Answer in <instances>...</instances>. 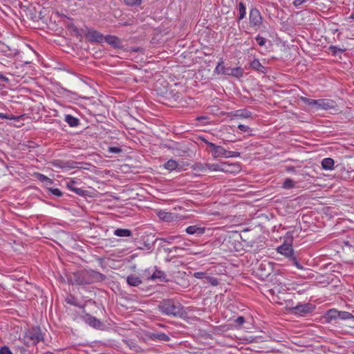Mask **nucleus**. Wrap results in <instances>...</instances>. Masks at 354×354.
<instances>
[{
  "mask_svg": "<svg viewBox=\"0 0 354 354\" xmlns=\"http://www.w3.org/2000/svg\"><path fill=\"white\" fill-rule=\"evenodd\" d=\"M238 128L243 132H247L250 130V127L248 126L244 125V124H239L238 126Z\"/></svg>",
  "mask_w": 354,
  "mask_h": 354,
  "instance_id": "49",
  "label": "nucleus"
},
{
  "mask_svg": "<svg viewBox=\"0 0 354 354\" xmlns=\"http://www.w3.org/2000/svg\"><path fill=\"white\" fill-rule=\"evenodd\" d=\"M198 170H200L201 171H206L208 170L207 169V167H205V165H200L198 166Z\"/></svg>",
  "mask_w": 354,
  "mask_h": 354,
  "instance_id": "54",
  "label": "nucleus"
},
{
  "mask_svg": "<svg viewBox=\"0 0 354 354\" xmlns=\"http://www.w3.org/2000/svg\"><path fill=\"white\" fill-rule=\"evenodd\" d=\"M285 169H286V171L288 172H291V173L296 172L295 167H292V166H286Z\"/></svg>",
  "mask_w": 354,
  "mask_h": 354,
  "instance_id": "51",
  "label": "nucleus"
},
{
  "mask_svg": "<svg viewBox=\"0 0 354 354\" xmlns=\"http://www.w3.org/2000/svg\"><path fill=\"white\" fill-rule=\"evenodd\" d=\"M210 282L213 286H217L218 284V281L216 278H212Z\"/></svg>",
  "mask_w": 354,
  "mask_h": 354,
  "instance_id": "56",
  "label": "nucleus"
},
{
  "mask_svg": "<svg viewBox=\"0 0 354 354\" xmlns=\"http://www.w3.org/2000/svg\"><path fill=\"white\" fill-rule=\"evenodd\" d=\"M109 151L114 153H118L122 151V149L118 147H110Z\"/></svg>",
  "mask_w": 354,
  "mask_h": 354,
  "instance_id": "46",
  "label": "nucleus"
},
{
  "mask_svg": "<svg viewBox=\"0 0 354 354\" xmlns=\"http://www.w3.org/2000/svg\"><path fill=\"white\" fill-rule=\"evenodd\" d=\"M8 46L5 45L3 42L0 41V51L2 53H6L7 51Z\"/></svg>",
  "mask_w": 354,
  "mask_h": 354,
  "instance_id": "52",
  "label": "nucleus"
},
{
  "mask_svg": "<svg viewBox=\"0 0 354 354\" xmlns=\"http://www.w3.org/2000/svg\"><path fill=\"white\" fill-rule=\"evenodd\" d=\"M151 279H160V281H168L165 272L162 270L156 269L151 277Z\"/></svg>",
  "mask_w": 354,
  "mask_h": 354,
  "instance_id": "24",
  "label": "nucleus"
},
{
  "mask_svg": "<svg viewBox=\"0 0 354 354\" xmlns=\"http://www.w3.org/2000/svg\"><path fill=\"white\" fill-rule=\"evenodd\" d=\"M164 167L169 171L181 169V166H180L179 163L173 159H170L167 162H165L164 164Z\"/></svg>",
  "mask_w": 354,
  "mask_h": 354,
  "instance_id": "17",
  "label": "nucleus"
},
{
  "mask_svg": "<svg viewBox=\"0 0 354 354\" xmlns=\"http://www.w3.org/2000/svg\"><path fill=\"white\" fill-rule=\"evenodd\" d=\"M250 68L262 74H266L267 73V68L263 66L258 59H254L250 63Z\"/></svg>",
  "mask_w": 354,
  "mask_h": 354,
  "instance_id": "13",
  "label": "nucleus"
},
{
  "mask_svg": "<svg viewBox=\"0 0 354 354\" xmlns=\"http://www.w3.org/2000/svg\"><path fill=\"white\" fill-rule=\"evenodd\" d=\"M0 80L4 82H8L9 79L6 77L1 71H0Z\"/></svg>",
  "mask_w": 354,
  "mask_h": 354,
  "instance_id": "53",
  "label": "nucleus"
},
{
  "mask_svg": "<svg viewBox=\"0 0 354 354\" xmlns=\"http://www.w3.org/2000/svg\"><path fill=\"white\" fill-rule=\"evenodd\" d=\"M3 88V85L0 84V90L2 89Z\"/></svg>",
  "mask_w": 354,
  "mask_h": 354,
  "instance_id": "60",
  "label": "nucleus"
},
{
  "mask_svg": "<svg viewBox=\"0 0 354 354\" xmlns=\"http://www.w3.org/2000/svg\"><path fill=\"white\" fill-rule=\"evenodd\" d=\"M338 319L342 320L354 319V316L349 312L339 310Z\"/></svg>",
  "mask_w": 354,
  "mask_h": 354,
  "instance_id": "31",
  "label": "nucleus"
},
{
  "mask_svg": "<svg viewBox=\"0 0 354 354\" xmlns=\"http://www.w3.org/2000/svg\"><path fill=\"white\" fill-rule=\"evenodd\" d=\"M289 261L299 270H304V266L299 263L297 257L294 255L289 259Z\"/></svg>",
  "mask_w": 354,
  "mask_h": 354,
  "instance_id": "34",
  "label": "nucleus"
},
{
  "mask_svg": "<svg viewBox=\"0 0 354 354\" xmlns=\"http://www.w3.org/2000/svg\"><path fill=\"white\" fill-rule=\"evenodd\" d=\"M351 17L353 19H354V14H353Z\"/></svg>",
  "mask_w": 354,
  "mask_h": 354,
  "instance_id": "63",
  "label": "nucleus"
},
{
  "mask_svg": "<svg viewBox=\"0 0 354 354\" xmlns=\"http://www.w3.org/2000/svg\"><path fill=\"white\" fill-rule=\"evenodd\" d=\"M234 322L238 325V326H241L242 325L244 322H245V318L242 316H239L238 317Z\"/></svg>",
  "mask_w": 354,
  "mask_h": 354,
  "instance_id": "47",
  "label": "nucleus"
},
{
  "mask_svg": "<svg viewBox=\"0 0 354 354\" xmlns=\"http://www.w3.org/2000/svg\"><path fill=\"white\" fill-rule=\"evenodd\" d=\"M104 41L114 48H120L122 45L121 40L114 35H106L104 37Z\"/></svg>",
  "mask_w": 354,
  "mask_h": 354,
  "instance_id": "11",
  "label": "nucleus"
},
{
  "mask_svg": "<svg viewBox=\"0 0 354 354\" xmlns=\"http://www.w3.org/2000/svg\"><path fill=\"white\" fill-rule=\"evenodd\" d=\"M183 245L187 246V245H188V244L186 243L185 242H184Z\"/></svg>",
  "mask_w": 354,
  "mask_h": 354,
  "instance_id": "61",
  "label": "nucleus"
},
{
  "mask_svg": "<svg viewBox=\"0 0 354 354\" xmlns=\"http://www.w3.org/2000/svg\"><path fill=\"white\" fill-rule=\"evenodd\" d=\"M64 121L71 127H77L80 124V121L77 118L73 116L72 115L67 114L64 116Z\"/></svg>",
  "mask_w": 354,
  "mask_h": 354,
  "instance_id": "16",
  "label": "nucleus"
},
{
  "mask_svg": "<svg viewBox=\"0 0 354 354\" xmlns=\"http://www.w3.org/2000/svg\"><path fill=\"white\" fill-rule=\"evenodd\" d=\"M292 239H287L283 243L279 246L277 249V252L290 259L294 256V251L292 247Z\"/></svg>",
  "mask_w": 354,
  "mask_h": 354,
  "instance_id": "7",
  "label": "nucleus"
},
{
  "mask_svg": "<svg viewBox=\"0 0 354 354\" xmlns=\"http://www.w3.org/2000/svg\"><path fill=\"white\" fill-rule=\"evenodd\" d=\"M160 313L168 316L182 317L185 314L184 308L180 303L174 299H164L158 306Z\"/></svg>",
  "mask_w": 354,
  "mask_h": 354,
  "instance_id": "2",
  "label": "nucleus"
},
{
  "mask_svg": "<svg viewBox=\"0 0 354 354\" xmlns=\"http://www.w3.org/2000/svg\"><path fill=\"white\" fill-rule=\"evenodd\" d=\"M255 39L257 41L258 44L261 46H264L266 42V38L260 36L259 35L256 37Z\"/></svg>",
  "mask_w": 354,
  "mask_h": 354,
  "instance_id": "43",
  "label": "nucleus"
},
{
  "mask_svg": "<svg viewBox=\"0 0 354 354\" xmlns=\"http://www.w3.org/2000/svg\"><path fill=\"white\" fill-rule=\"evenodd\" d=\"M26 338L30 340L33 345H36L44 339L41 331L38 327H32L29 329L26 333Z\"/></svg>",
  "mask_w": 354,
  "mask_h": 354,
  "instance_id": "6",
  "label": "nucleus"
},
{
  "mask_svg": "<svg viewBox=\"0 0 354 354\" xmlns=\"http://www.w3.org/2000/svg\"><path fill=\"white\" fill-rule=\"evenodd\" d=\"M322 167L326 170H333L334 169V160L330 158H324L322 161Z\"/></svg>",
  "mask_w": 354,
  "mask_h": 354,
  "instance_id": "20",
  "label": "nucleus"
},
{
  "mask_svg": "<svg viewBox=\"0 0 354 354\" xmlns=\"http://www.w3.org/2000/svg\"><path fill=\"white\" fill-rule=\"evenodd\" d=\"M252 115V112L247 109H239L236 111L234 116L240 118H250Z\"/></svg>",
  "mask_w": 354,
  "mask_h": 354,
  "instance_id": "25",
  "label": "nucleus"
},
{
  "mask_svg": "<svg viewBox=\"0 0 354 354\" xmlns=\"http://www.w3.org/2000/svg\"><path fill=\"white\" fill-rule=\"evenodd\" d=\"M127 281L129 285L132 286H138L142 283V280L140 279V277L134 274L128 276Z\"/></svg>",
  "mask_w": 354,
  "mask_h": 354,
  "instance_id": "21",
  "label": "nucleus"
},
{
  "mask_svg": "<svg viewBox=\"0 0 354 354\" xmlns=\"http://www.w3.org/2000/svg\"><path fill=\"white\" fill-rule=\"evenodd\" d=\"M158 215V217L160 219H162V220L166 221H169L171 219V213L163 212V211L159 212Z\"/></svg>",
  "mask_w": 354,
  "mask_h": 354,
  "instance_id": "35",
  "label": "nucleus"
},
{
  "mask_svg": "<svg viewBox=\"0 0 354 354\" xmlns=\"http://www.w3.org/2000/svg\"><path fill=\"white\" fill-rule=\"evenodd\" d=\"M151 338L153 340H158L162 342H168L170 339L169 337L167 334L161 332L152 333L151 335Z\"/></svg>",
  "mask_w": 354,
  "mask_h": 354,
  "instance_id": "19",
  "label": "nucleus"
},
{
  "mask_svg": "<svg viewBox=\"0 0 354 354\" xmlns=\"http://www.w3.org/2000/svg\"><path fill=\"white\" fill-rule=\"evenodd\" d=\"M180 236H169L165 237V238H162H162H158L156 240H159V241H162L164 243H167L171 244L175 240L180 239Z\"/></svg>",
  "mask_w": 354,
  "mask_h": 354,
  "instance_id": "33",
  "label": "nucleus"
},
{
  "mask_svg": "<svg viewBox=\"0 0 354 354\" xmlns=\"http://www.w3.org/2000/svg\"><path fill=\"white\" fill-rule=\"evenodd\" d=\"M48 191L57 197H61L63 196V193L57 188H48Z\"/></svg>",
  "mask_w": 354,
  "mask_h": 354,
  "instance_id": "37",
  "label": "nucleus"
},
{
  "mask_svg": "<svg viewBox=\"0 0 354 354\" xmlns=\"http://www.w3.org/2000/svg\"><path fill=\"white\" fill-rule=\"evenodd\" d=\"M0 354H13V353L8 346H3L0 348Z\"/></svg>",
  "mask_w": 354,
  "mask_h": 354,
  "instance_id": "42",
  "label": "nucleus"
},
{
  "mask_svg": "<svg viewBox=\"0 0 354 354\" xmlns=\"http://www.w3.org/2000/svg\"><path fill=\"white\" fill-rule=\"evenodd\" d=\"M205 274V272H197L194 274V276L197 279H203Z\"/></svg>",
  "mask_w": 354,
  "mask_h": 354,
  "instance_id": "48",
  "label": "nucleus"
},
{
  "mask_svg": "<svg viewBox=\"0 0 354 354\" xmlns=\"http://www.w3.org/2000/svg\"><path fill=\"white\" fill-rule=\"evenodd\" d=\"M271 291L273 292V294H274L275 292H281L279 288L277 286H275L274 288H273L271 290Z\"/></svg>",
  "mask_w": 354,
  "mask_h": 354,
  "instance_id": "57",
  "label": "nucleus"
},
{
  "mask_svg": "<svg viewBox=\"0 0 354 354\" xmlns=\"http://www.w3.org/2000/svg\"><path fill=\"white\" fill-rule=\"evenodd\" d=\"M339 310L336 309H330L326 314V319L328 322H332L338 319Z\"/></svg>",
  "mask_w": 354,
  "mask_h": 354,
  "instance_id": "22",
  "label": "nucleus"
},
{
  "mask_svg": "<svg viewBox=\"0 0 354 354\" xmlns=\"http://www.w3.org/2000/svg\"><path fill=\"white\" fill-rule=\"evenodd\" d=\"M202 140L207 145L209 146L210 148H211V152H212V154L214 153V151L216 149V148L217 147L218 145H216L215 144L212 143V142H209L208 140H207L205 138H203Z\"/></svg>",
  "mask_w": 354,
  "mask_h": 354,
  "instance_id": "39",
  "label": "nucleus"
},
{
  "mask_svg": "<svg viewBox=\"0 0 354 354\" xmlns=\"http://www.w3.org/2000/svg\"><path fill=\"white\" fill-rule=\"evenodd\" d=\"M221 165H222V162H221L219 164H209V163L205 164V167H206L207 169L209 171H226V169H225V168H223L221 167Z\"/></svg>",
  "mask_w": 354,
  "mask_h": 354,
  "instance_id": "26",
  "label": "nucleus"
},
{
  "mask_svg": "<svg viewBox=\"0 0 354 354\" xmlns=\"http://www.w3.org/2000/svg\"><path fill=\"white\" fill-rule=\"evenodd\" d=\"M202 140L207 145L209 146L210 148H211V152H212V154L214 153V151L216 149V148L217 147L218 145H216L215 144L212 143V142H209L208 140H207L205 138H203Z\"/></svg>",
  "mask_w": 354,
  "mask_h": 354,
  "instance_id": "41",
  "label": "nucleus"
},
{
  "mask_svg": "<svg viewBox=\"0 0 354 354\" xmlns=\"http://www.w3.org/2000/svg\"><path fill=\"white\" fill-rule=\"evenodd\" d=\"M329 50L333 55H337L338 54H341L344 51V50L335 46H330L329 47Z\"/></svg>",
  "mask_w": 354,
  "mask_h": 354,
  "instance_id": "36",
  "label": "nucleus"
},
{
  "mask_svg": "<svg viewBox=\"0 0 354 354\" xmlns=\"http://www.w3.org/2000/svg\"><path fill=\"white\" fill-rule=\"evenodd\" d=\"M106 276L93 270H83L74 274V283L76 285L91 284L103 281Z\"/></svg>",
  "mask_w": 354,
  "mask_h": 354,
  "instance_id": "1",
  "label": "nucleus"
},
{
  "mask_svg": "<svg viewBox=\"0 0 354 354\" xmlns=\"http://www.w3.org/2000/svg\"><path fill=\"white\" fill-rule=\"evenodd\" d=\"M221 167L226 169V171H223L226 173H234L240 169L239 165L237 164H227L226 162H222Z\"/></svg>",
  "mask_w": 354,
  "mask_h": 354,
  "instance_id": "18",
  "label": "nucleus"
},
{
  "mask_svg": "<svg viewBox=\"0 0 354 354\" xmlns=\"http://www.w3.org/2000/svg\"><path fill=\"white\" fill-rule=\"evenodd\" d=\"M43 354H54V353L52 352H50V351H47V352L44 353Z\"/></svg>",
  "mask_w": 354,
  "mask_h": 354,
  "instance_id": "59",
  "label": "nucleus"
},
{
  "mask_svg": "<svg viewBox=\"0 0 354 354\" xmlns=\"http://www.w3.org/2000/svg\"><path fill=\"white\" fill-rule=\"evenodd\" d=\"M263 266V265L261 263V264L260 265L259 268H262V266Z\"/></svg>",
  "mask_w": 354,
  "mask_h": 354,
  "instance_id": "62",
  "label": "nucleus"
},
{
  "mask_svg": "<svg viewBox=\"0 0 354 354\" xmlns=\"http://www.w3.org/2000/svg\"><path fill=\"white\" fill-rule=\"evenodd\" d=\"M35 176H36L37 178L41 182L46 183V184H49V185L53 184V180L42 174L37 173V174H35Z\"/></svg>",
  "mask_w": 354,
  "mask_h": 354,
  "instance_id": "32",
  "label": "nucleus"
},
{
  "mask_svg": "<svg viewBox=\"0 0 354 354\" xmlns=\"http://www.w3.org/2000/svg\"><path fill=\"white\" fill-rule=\"evenodd\" d=\"M241 155L240 152L239 151H227L225 153V158H230V157H239Z\"/></svg>",
  "mask_w": 354,
  "mask_h": 354,
  "instance_id": "38",
  "label": "nucleus"
},
{
  "mask_svg": "<svg viewBox=\"0 0 354 354\" xmlns=\"http://www.w3.org/2000/svg\"><path fill=\"white\" fill-rule=\"evenodd\" d=\"M75 183H76L75 181L70 180L69 182H67V187L70 190H71L72 192H73L74 193H75L76 194H77L79 196H85L86 191L84 189H82L81 188H77V187H75Z\"/></svg>",
  "mask_w": 354,
  "mask_h": 354,
  "instance_id": "15",
  "label": "nucleus"
},
{
  "mask_svg": "<svg viewBox=\"0 0 354 354\" xmlns=\"http://www.w3.org/2000/svg\"><path fill=\"white\" fill-rule=\"evenodd\" d=\"M84 313L85 315L83 316V319L86 324L96 329H100L102 327V323L95 317H93L86 312H84Z\"/></svg>",
  "mask_w": 354,
  "mask_h": 354,
  "instance_id": "9",
  "label": "nucleus"
},
{
  "mask_svg": "<svg viewBox=\"0 0 354 354\" xmlns=\"http://www.w3.org/2000/svg\"><path fill=\"white\" fill-rule=\"evenodd\" d=\"M226 153V150L221 146H217L216 149L214 151V153L212 154L213 157H225Z\"/></svg>",
  "mask_w": 354,
  "mask_h": 354,
  "instance_id": "27",
  "label": "nucleus"
},
{
  "mask_svg": "<svg viewBox=\"0 0 354 354\" xmlns=\"http://www.w3.org/2000/svg\"><path fill=\"white\" fill-rule=\"evenodd\" d=\"M66 302L69 304H71L73 306H75L76 307H78V308H83V313L85 312L84 310V306L85 305H81L80 304H79L77 301V299L73 297V296H71L70 297H68L66 299Z\"/></svg>",
  "mask_w": 354,
  "mask_h": 354,
  "instance_id": "30",
  "label": "nucleus"
},
{
  "mask_svg": "<svg viewBox=\"0 0 354 354\" xmlns=\"http://www.w3.org/2000/svg\"><path fill=\"white\" fill-rule=\"evenodd\" d=\"M301 100L303 102H304L305 104H306L309 106H316V109L317 110L319 100H313V99L307 98L305 97H301Z\"/></svg>",
  "mask_w": 354,
  "mask_h": 354,
  "instance_id": "29",
  "label": "nucleus"
},
{
  "mask_svg": "<svg viewBox=\"0 0 354 354\" xmlns=\"http://www.w3.org/2000/svg\"><path fill=\"white\" fill-rule=\"evenodd\" d=\"M0 118L1 119H7V120H14L15 117L12 115H8L3 113H0Z\"/></svg>",
  "mask_w": 354,
  "mask_h": 354,
  "instance_id": "45",
  "label": "nucleus"
},
{
  "mask_svg": "<svg viewBox=\"0 0 354 354\" xmlns=\"http://www.w3.org/2000/svg\"><path fill=\"white\" fill-rule=\"evenodd\" d=\"M337 107V103L330 99H319L317 110H330L335 109Z\"/></svg>",
  "mask_w": 354,
  "mask_h": 354,
  "instance_id": "10",
  "label": "nucleus"
},
{
  "mask_svg": "<svg viewBox=\"0 0 354 354\" xmlns=\"http://www.w3.org/2000/svg\"><path fill=\"white\" fill-rule=\"evenodd\" d=\"M113 234L120 237H129L132 235V232L129 229L118 228L114 231Z\"/></svg>",
  "mask_w": 354,
  "mask_h": 354,
  "instance_id": "23",
  "label": "nucleus"
},
{
  "mask_svg": "<svg viewBox=\"0 0 354 354\" xmlns=\"http://www.w3.org/2000/svg\"><path fill=\"white\" fill-rule=\"evenodd\" d=\"M124 1L129 6H138L141 3V0H124Z\"/></svg>",
  "mask_w": 354,
  "mask_h": 354,
  "instance_id": "44",
  "label": "nucleus"
},
{
  "mask_svg": "<svg viewBox=\"0 0 354 354\" xmlns=\"http://www.w3.org/2000/svg\"><path fill=\"white\" fill-rule=\"evenodd\" d=\"M296 183L291 178H288L285 179L282 187L286 189H290L295 187Z\"/></svg>",
  "mask_w": 354,
  "mask_h": 354,
  "instance_id": "28",
  "label": "nucleus"
},
{
  "mask_svg": "<svg viewBox=\"0 0 354 354\" xmlns=\"http://www.w3.org/2000/svg\"><path fill=\"white\" fill-rule=\"evenodd\" d=\"M202 140L207 145L209 146L210 148H211V152H212V154L214 153V151L216 149V148L217 147L218 145H216L215 144L212 143V142H209L208 140H207L205 138H203Z\"/></svg>",
  "mask_w": 354,
  "mask_h": 354,
  "instance_id": "40",
  "label": "nucleus"
},
{
  "mask_svg": "<svg viewBox=\"0 0 354 354\" xmlns=\"http://www.w3.org/2000/svg\"><path fill=\"white\" fill-rule=\"evenodd\" d=\"M306 2V0H295L293 2H292V4L295 6V7H298L299 6H301V4H303L304 3Z\"/></svg>",
  "mask_w": 354,
  "mask_h": 354,
  "instance_id": "50",
  "label": "nucleus"
},
{
  "mask_svg": "<svg viewBox=\"0 0 354 354\" xmlns=\"http://www.w3.org/2000/svg\"><path fill=\"white\" fill-rule=\"evenodd\" d=\"M185 232L189 234L201 235L205 233V227H198L197 225H190L186 228Z\"/></svg>",
  "mask_w": 354,
  "mask_h": 354,
  "instance_id": "14",
  "label": "nucleus"
},
{
  "mask_svg": "<svg viewBox=\"0 0 354 354\" xmlns=\"http://www.w3.org/2000/svg\"><path fill=\"white\" fill-rule=\"evenodd\" d=\"M214 72L217 74H224L227 75L234 76L239 77L243 75V70L240 67L230 68L225 67L223 62H219L214 69Z\"/></svg>",
  "mask_w": 354,
  "mask_h": 354,
  "instance_id": "3",
  "label": "nucleus"
},
{
  "mask_svg": "<svg viewBox=\"0 0 354 354\" xmlns=\"http://www.w3.org/2000/svg\"><path fill=\"white\" fill-rule=\"evenodd\" d=\"M250 25L257 30L263 24V17L260 11L257 8H252L249 13Z\"/></svg>",
  "mask_w": 354,
  "mask_h": 354,
  "instance_id": "4",
  "label": "nucleus"
},
{
  "mask_svg": "<svg viewBox=\"0 0 354 354\" xmlns=\"http://www.w3.org/2000/svg\"><path fill=\"white\" fill-rule=\"evenodd\" d=\"M76 164H77V162H73H73H68V165L69 167H72V168L77 167L75 165H76Z\"/></svg>",
  "mask_w": 354,
  "mask_h": 354,
  "instance_id": "58",
  "label": "nucleus"
},
{
  "mask_svg": "<svg viewBox=\"0 0 354 354\" xmlns=\"http://www.w3.org/2000/svg\"><path fill=\"white\" fill-rule=\"evenodd\" d=\"M180 247H174V248H167V249H165V251L168 252H172L173 250H174V251L176 252L177 250H178V249H180Z\"/></svg>",
  "mask_w": 354,
  "mask_h": 354,
  "instance_id": "55",
  "label": "nucleus"
},
{
  "mask_svg": "<svg viewBox=\"0 0 354 354\" xmlns=\"http://www.w3.org/2000/svg\"><path fill=\"white\" fill-rule=\"evenodd\" d=\"M236 10L238 11V16L236 17V21L239 23L241 20H243L246 16V8L243 2L241 1L238 3L236 6Z\"/></svg>",
  "mask_w": 354,
  "mask_h": 354,
  "instance_id": "12",
  "label": "nucleus"
},
{
  "mask_svg": "<svg viewBox=\"0 0 354 354\" xmlns=\"http://www.w3.org/2000/svg\"><path fill=\"white\" fill-rule=\"evenodd\" d=\"M85 37L90 42L102 43L104 41V35L94 29H88L85 33Z\"/></svg>",
  "mask_w": 354,
  "mask_h": 354,
  "instance_id": "8",
  "label": "nucleus"
},
{
  "mask_svg": "<svg viewBox=\"0 0 354 354\" xmlns=\"http://www.w3.org/2000/svg\"><path fill=\"white\" fill-rule=\"evenodd\" d=\"M315 308V306L310 303L297 304L296 306H290L289 309L295 314L305 315Z\"/></svg>",
  "mask_w": 354,
  "mask_h": 354,
  "instance_id": "5",
  "label": "nucleus"
}]
</instances>
